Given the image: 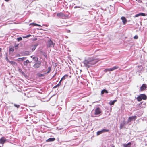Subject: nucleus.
<instances>
[{
    "instance_id": "nucleus-1",
    "label": "nucleus",
    "mask_w": 147,
    "mask_h": 147,
    "mask_svg": "<svg viewBox=\"0 0 147 147\" xmlns=\"http://www.w3.org/2000/svg\"><path fill=\"white\" fill-rule=\"evenodd\" d=\"M102 113L101 109L99 107H98L96 108L94 110V115H97L100 114Z\"/></svg>"
},
{
    "instance_id": "nucleus-2",
    "label": "nucleus",
    "mask_w": 147,
    "mask_h": 147,
    "mask_svg": "<svg viewBox=\"0 0 147 147\" xmlns=\"http://www.w3.org/2000/svg\"><path fill=\"white\" fill-rule=\"evenodd\" d=\"M55 45V43H53L50 39L48 41L47 46L48 47H51L52 45H53V47H54Z\"/></svg>"
},
{
    "instance_id": "nucleus-3",
    "label": "nucleus",
    "mask_w": 147,
    "mask_h": 147,
    "mask_svg": "<svg viewBox=\"0 0 147 147\" xmlns=\"http://www.w3.org/2000/svg\"><path fill=\"white\" fill-rule=\"evenodd\" d=\"M41 62L39 61L37 62L33 65V67L35 68H37L40 67L41 64Z\"/></svg>"
},
{
    "instance_id": "nucleus-4",
    "label": "nucleus",
    "mask_w": 147,
    "mask_h": 147,
    "mask_svg": "<svg viewBox=\"0 0 147 147\" xmlns=\"http://www.w3.org/2000/svg\"><path fill=\"white\" fill-rule=\"evenodd\" d=\"M136 118L137 116H136L129 117H128V121L129 122H131L132 121L136 120Z\"/></svg>"
},
{
    "instance_id": "nucleus-5",
    "label": "nucleus",
    "mask_w": 147,
    "mask_h": 147,
    "mask_svg": "<svg viewBox=\"0 0 147 147\" xmlns=\"http://www.w3.org/2000/svg\"><path fill=\"white\" fill-rule=\"evenodd\" d=\"M84 63L86 66H88V67H89V66L90 65H92L90 62L89 61V60L88 59L85 60L84 62Z\"/></svg>"
},
{
    "instance_id": "nucleus-6",
    "label": "nucleus",
    "mask_w": 147,
    "mask_h": 147,
    "mask_svg": "<svg viewBox=\"0 0 147 147\" xmlns=\"http://www.w3.org/2000/svg\"><path fill=\"white\" fill-rule=\"evenodd\" d=\"M57 16L59 17H67L68 16L67 15H65L61 12L57 13Z\"/></svg>"
},
{
    "instance_id": "nucleus-7",
    "label": "nucleus",
    "mask_w": 147,
    "mask_h": 147,
    "mask_svg": "<svg viewBox=\"0 0 147 147\" xmlns=\"http://www.w3.org/2000/svg\"><path fill=\"white\" fill-rule=\"evenodd\" d=\"M147 88V85L145 84H143L140 87V91H143V90H146Z\"/></svg>"
},
{
    "instance_id": "nucleus-8",
    "label": "nucleus",
    "mask_w": 147,
    "mask_h": 147,
    "mask_svg": "<svg viewBox=\"0 0 147 147\" xmlns=\"http://www.w3.org/2000/svg\"><path fill=\"white\" fill-rule=\"evenodd\" d=\"M121 19L122 20L123 24H125L127 22V20L125 17L124 16H122L121 17Z\"/></svg>"
},
{
    "instance_id": "nucleus-9",
    "label": "nucleus",
    "mask_w": 147,
    "mask_h": 147,
    "mask_svg": "<svg viewBox=\"0 0 147 147\" xmlns=\"http://www.w3.org/2000/svg\"><path fill=\"white\" fill-rule=\"evenodd\" d=\"M142 99L145 100L147 99L146 96L144 94H141L140 95Z\"/></svg>"
},
{
    "instance_id": "nucleus-10",
    "label": "nucleus",
    "mask_w": 147,
    "mask_h": 147,
    "mask_svg": "<svg viewBox=\"0 0 147 147\" xmlns=\"http://www.w3.org/2000/svg\"><path fill=\"white\" fill-rule=\"evenodd\" d=\"M131 142H129L127 144H123V147H131Z\"/></svg>"
},
{
    "instance_id": "nucleus-11",
    "label": "nucleus",
    "mask_w": 147,
    "mask_h": 147,
    "mask_svg": "<svg viewBox=\"0 0 147 147\" xmlns=\"http://www.w3.org/2000/svg\"><path fill=\"white\" fill-rule=\"evenodd\" d=\"M140 16H146V14L145 13H140L139 14L136 15L134 16V17H138Z\"/></svg>"
},
{
    "instance_id": "nucleus-12",
    "label": "nucleus",
    "mask_w": 147,
    "mask_h": 147,
    "mask_svg": "<svg viewBox=\"0 0 147 147\" xmlns=\"http://www.w3.org/2000/svg\"><path fill=\"white\" fill-rule=\"evenodd\" d=\"M6 140L5 139L4 137H2L0 139V143L2 144H3L5 142Z\"/></svg>"
},
{
    "instance_id": "nucleus-13",
    "label": "nucleus",
    "mask_w": 147,
    "mask_h": 147,
    "mask_svg": "<svg viewBox=\"0 0 147 147\" xmlns=\"http://www.w3.org/2000/svg\"><path fill=\"white\" fill-rule=\"evenodd\" d=\"M89 61L90 62L92 65L94 64L95 63H92V62L94 60V59L93 57L89 58L88 59Z\"/></svg>"
},
{
    "instance_id": "nucleus-14",
    "label": "nucleus",
    "mask_w": 147,
    "mask_h": 147,
    "mask_svg": "<svg viewBox=\"0 0 147 147\" xmlns=\"http://www.w3.org/2000/svg\"><path fill=\"white\" fill-rule=\"evenodd\" d=\"M55 138H50L49 139L47 140H46V142H50L53 141L55 140Z\"/></svg>"
},
{
    "instance_id": "nucleus-15",
    "label": "nucleus",
    "mask_w": 147,
    "mask_h": 147,
    "mask_svg": "<svg viewBox=\"0 0 147 147\" xmlns=\"http://www.w3.org/2000/svg\"><path fill=\"white\" fill-rule=\"evenodd\" d=\"M38 44H36L32 46V50L33 51H34L36 48L37 46L38 45Z\"/></svg>"
},
{
    "instance_id": "nucleus-16",
    "label": "nucleus",
    "mask_w": 147,
    "mask_h": 147,
    "mask_svg": "<svg viewBox=\"0 0 147 147\" xmlns=\"http://www.w3.org/2000/svg\"><path fill=\"white\" fill-rule=\"evenodd\" d=\"M104 93H106L107 94L108 93V92L107 90H106L105 89H104L101 91V94L103 95V94H104Z\"/></svg>"
},
{
    "instance_id": "nucleus-17",
    "label": "nucleus",
    "mask_w": 147,
    "mask_h": 147,
    "mask_svg": "<svg viewBox=\"0 0 147 147\" xmlns=\"http://www.w3.org/2000/svg\"><path fill=\"white\" fill-rule=\"evenodd\" d=\"M125 125V124L124 122L123 123H121L120 125V129L123 128L124 126Z\"/></svg>"
},
{
    "instance_id": "nucleus-18",
    "label": "nucleus",
    "mask_w": 147,
    "mask_h": 147,
    "mask_svg": "<svg viewBox=\"0 0 147 147\" xmlns=\"http://www.w3.org/2000/svg\"><path fill=\"white\" fill-rule=\"evenodd\" d=\"M30 25H32L33 26H40V27L41 26L40 25L38 24H36V23H30Z\"/></svg>"
},
{
    "instance_id": "nucleus-19",
    "label": "nucleus",
    "mask_w": 147,
    "mask_h": 147,
    "mask_svg": "<svg viewBox=\"0 0 147 147\" xmlns=\"http://www.w3.org/2000/svg\"><path fill=\"white\" fill-rule=\"evenodd\" d=\"M117 101V100H115L113 101H111L109 102V105H114L115 103Z\"/></svg>"
},
{
    "instance_id": "nucleus-20",
    "label": "nucleus",
    "mask_w": 147,
    "mask_h": 147,
    "mask_svg": "<svg viewBox=\"0 0 147 147\" xmlns=\"http://www.w3.org/2000/svg\"><path fill=\"white\" fill-rule=\"evenodd\" d=\"M9 63L11 64L17 66V63H16L13 61H10Z\"/></svg>"
},
{
    "instance_id": "nucleus-21",
    "label": "nucleus",
    "mask_w": 147,
    "mask_h": 147,
    "mask_svg": "<svg viewBox=\"0 0 147 147\" xmlns=\"http://www.w3.org/2000/svg\"><path fill=\"white\" fill-rule=\"evenodd\" d=\"M68 76V74H65L61 78V80H64L66 78H67Z\"/></svg>"
},
{
    "instance_id": "nucleus-22",
    "label": "nucleus",
    "mask_w": 147,
    "mask_h": 147,
    "mask_svg": "<svg viewBox=\"0 0 147 147\" xmlns=\"http://www.w3.org/2000/svg\"><path fill=\"white\" fill-rule=\"evenodd\" d=\"M119 68L118 66H114L112 68H111V71H113L114 70L118 69Z\"/></svg>"
},
{
    "instance_id": "nucleus-23",
    "label": "nucleus",
    "mask_w": 147,
    "mask_h": 147,
    "mask_svg": "<svg viewBox=\"0 0 147 147\" xmlns=\"http://www.w3.org/2000/svg\"><path fill=\"white\" fill-rule=\"evenodd\" d=\"M26 59V57H22L21 58H19L18 60V61H23Z\"/></svg>"
},
{
    "instance_id": "nucleus-24",
    "label": "nucleus",
    "mask_w": 147,
    "mask_h": 147,
    "mask_svg": "<svg viewBox=\"0 0 147 147\" xmlns=\"http://www.w3.org/2000/svg\"><path fill=\"white\" fill-rule=\"evenodd\" d=\"M30 63L29 61L28 60H27L25 61L24 62V65H27Z\"/></svg>"
},
{
    "instance_id": "nucleus-25",
    "label": "nucleus",
    "mask_w": 147,
    "mask_h": 147,
    "mask_svg": "<svg viewBox=\"0 0 147 147\" xmlns=\"http://www.w3.org/2000/svg\"><path fill=\"white\" fill-rule=\"evenodd\" d=\"M104 71L105 72H107L108 71H112L111 68H107L105 69L104 70Z\"/></svg>"
},
{
    "instance_id": "nucleus-26",
    "label": "nucleus",
    "mask_w": 147,
    "mask_h": 147,
    "mask_svg": "<svg viewBox=\"0 0 147 147\" xmlns=\"http://www.w3.org/2000/svg\"><path fill=\"white\" fill-rule=\"evenodd\" d=\"M136 99L139 102L141 101L142 100L140 96L137 97L136 98Z\"/></svg>"
},
{
    "instance_id": "nucleus-27",
    "label": "nucleus",
    "mask_w": 147,
    "mask_h": 147,
    "mask_svg": "<svg viewBox=\"0 0 147 147\" xmlns=\"http://www.w3.org/2000/svg\"><path fill=\"white\" fill-rule=\"evenodd\" d=\"M19 44H15L14 47L16 50H17L18 49Z\"/></svg>"
},
{
    "instance_id": "nucleus-28",
    "label": "nucleus",
    "mask_w": 147,
    "mask_h": 147,
    "mask_svg": "<svg viewBox=\"0 0 147 147\" xmlns=\"http://www.w3.org/2000/svg\"><path fill=\"white\" fill-rule=\"evenodd\" d=\"M30 57L32 58L35 61H38V58L36 57H33V56H31Z\"/></svg>"
},
{
    "instance_id": "nucleus-29",
    "label": "nucleus",
    "mask_w": 147,
    "mask_h": 147,
    "mask_svg": "<svg viewBox=\"0 0 147 147\" xmlns=\"http://www.w3.org/2000/svg\"><path fill=\"white\" fill-rule=\"evenodd\" d=\"M24 55H29V53L27 51H25L23 53Z\"/></svg>"
},
{
    "instance_id": "nucleus-30",
    "label": "nucleus",
    "mask_w": 147,
    "mask_h": 147,
    "mask_svg": "<svg viewBox=\"0 0 147 147\" xmlns=\"http://www.w3.org/2000/svg\"><path fill=\"white\" fill-rule=\"evenodd\" d=\"M14 49L13 47L9 48V51L13 52L14 51Z\"/></svg>"
},
{
    "instance_id": "nucleus-31",
    "label": "nucleus",
    "mask_w": 147,
    "mask_h": 147,
    "mask_svg": "<svg viewBox=\"0 0 147 147\" xmlns=\"http://www.w3.org/2000/svg\"><path fill=\"white\" fill-rule=\"evenodd\" d=\"M48 71L46 73V74H48L49 73V72L51 70V67H49L48 68Z\"/></svg>"
},
{
    "instance_id": "nucleus-32",
    "label": "nucleus",
    "mask_w": 147,
    "mask_h": 147,
    "mask_svg": "<svg viewBox=\"0 0 147 147\" xmlns=\"http://www.w3.org/2000/svg\"><path fill=\"white\" fill-rule=\"evenodd\" d=\"M17 40L18 41H20L22 40V37H19L17 38Z\"/></svg>"
},
{
    "instance_id": "nucleus-33",
    "label": "nucleus",
    "mask_w": 147,
    "mask_h": 147,
    "mask_svg": "<svg viewBox=\"0 0 147 147\" xmlns=\"http://www.w3.org/2000/svg\"><path fill=\"white\" fill-rule=\"evenodd\" d=\"M102 131H103V132H107L109 131V130L108 129H102Z\"/></svg>"
},
{
    "instance_id": "nucleus-34",
    "label": "nucleus",
    "mask_w": 147,
    "mask_h": 147,
    "mask_svg": "<svg viewBox=\"0 0 147 147\" xmlns=\"http://www.w3.org/2000/svg\"><path fill=\"white\" fill-rule=\"evenodd\" d=\"M14 106L15 107H17V108H19L20 106L19 105H17V104H14Z\"/></svg>"
},
{
    "instance_id": "nucleus-35",
    "label": "nucleus",
    "mask_w": 147,
    "mask_h": 147,
    "mask_svg": "<svg viewBox=\"0 0 147 147\" xmlns=\"http://www.w3.org/2000/svg\"><path fill=\"white\" fill-rule=\"evenodd\" d=\"M59 86H60L58 84L57 85H55V86L53 87V88H55L57 87H59Z\"/></svg>"
},
{
    "instance_id": "nucleus-36",
    "label": "nucleus",
    "mask_w": 147,
    "mask_h": 147,
    "mask_svg": "<svg viewBox=\"0 0 147 147\" xmlns=\"http://www.w3.org/2000/svg\"><path fill=\"white\" fill-rule=\"evenodd\" d=\"M134 39H137L138 38V37L137 35H136L134 37Z\"/></svg>"
},
{
    "instance_id": "nucleus-37",
    "label": "nucleus",
    "mask_w": 147,
    "mask_h": 147,
    "mask_svg": "<svg viewBox=\"0 0 147 147\" xmlns=\"http://www.w3.org/2000/svg\"><path fill=\"white\" fill-rule=\"evenodd\" d=\"M101 134V132H100V131H98L97 133V135H99Z\"/></svg>"
},
{
    "instance_id": "nucleus-38",
    "label": "nucleus",
    "mask_w": 147,
    "mask_h": 147,
    "mask_svg": "<svg viewBox=\"0 0 147 147\" xmlns=\"http://www.w3.org/2000/svg\"><path fill=\"white\" fill-rule=\"evenodd\" d=\"M61 80V79L60 80V81L59 82V83L58 84L59 85V86H60L61 84V82L62 81V80Z\"/></svg>"
},
{
    "instance_id": "nucleus-39",
    "label": "nucleus",
    "mask_w": 147,
    "mask_h": 147,
    "mask_svg": "<svg viewBox=\"0 0 147 147\" xmlns=\"http://www.w3.org/2000/svg\"><path fill=\"white\" fill-rule=\"evenodd\" d=\"M6 61H7V62H10V61H9V59H8V58L7 57H6Z\"/></svg>"
},
{
    "instance_id": "nucleus-40",
    "label": "nucleus",
    "mask_w": 147,
    "mask_h": 147,
    "mask_svg": "<svg viewBox=\"0 0 147 147\" xmlns=\"http://www.w3.org/2000/svg\"><path fill=\"white\" fill-rule=\"evenodd\" d=\"M26 38L29 37H30L31 36V35L30 34H29L28 35H27L26 36Z\"/></svg>"
},
{
    "instance_id": "nucleus-41",
    "label": "nucleus",
    "mask_w": 147,
    "mask_h": 147,
    "mask_svg": "<svg viewBox=\"0 0 147 147\" xmlns=\"http://www.w3.org/2000/svg\"><path fill=\"white\" fill-rule=\"evenodd\" d=\"M80 8V7L79 6L78 7V6H75L74 7V8Z\"/></svg>"
},
{
    "instance_id": "nucleus-42",
    "label": "nucleus",
    "mask_w": 147,
    "mask_h": 147,
    "mask_svg": "<svg viewBox=\"0 0 147 147\" xmlns=\"http://www.w3.org/2000/svg\"><path fill=\"white\" fill-rule=\"evenodd\" d=\"M22 37L24 38H26V36H22Z\"/></svg>"
},
{
    "instance_id": "nucleus-43",
    "label": "nucleus",
    "mask_w": 147,
    "mask_h": 147,
    "mask_svg": "<svg viewBox=\"0 0 147 147\" xmlns=\"http://www.w3.org/2000/svg\"><path fill=\"white\" fill-rule=\"evenodd\" d=\"M100 131V132H101V133H103V131H102V130H101V131Z\"/></svg>"
},
{
    "instance_id": "nucleus-44",
    "label": "nucleus",
    "mask_w": 147,
    "mask_h": 147,
    "mask_svg": "<svg viewBox=\"0 0 147 147\" xmlns=\"http://www.w3.org/2000/svg\"><path fill=\"white\" fill-rule=\"evenodd\" d=\"M44 76V75H43V74H40V76Z\"/></svg>"
},
{
    "instance_id": "nucleus-45",
    "label": "nucleus",
    "mask_w": 147,
    "mask_h": 147,
    "mask_svg": "<svg viewBox=\"0 0 147 147\" xmlns=\"http://www.w3.org/2000/svg\"><path fill=\"white\" fill-rule=\"evenodd\" d=\"M2 50V49L0 48V53L1 52Z\"/></svg>"
},
{
    "instance_id": "nucleus-46",
    "label": "nucleus",
    "mask_w": 147,
    "mask_h": 147,
    "mask_svg": "<svg viewBox=\"0 0 147 147\" xmlns=\"http://www.w3.org/2000/svg\"><path fill=\"white\" fill-rule=\"evenodd\" d=\"M5 1H6L7 2L8 1H9V0H5Z\"/></svg>"
},
{
    "instance_id": "nucleus-47",
    "label": "nucleus",
    "mask_w": 147,
    "mask_h": 147,
    "mask_svg": "<svg viewBox=\"0 0 147 147\" xmlns=\"http://www.w3.org/2000/svg\"><path fill=\"white\" fill-rule=\"evenodd\" d=\"M43 25L44 26H46V27H47L48 26L47 25Z\"/></svg>"
},
{
    "instance_id": "nucleus-48",
    "label": "nucleus",
    "mask_w": 147,
    "mask_h": 147,
    "mask_svg": "<svg viewBox=\"0 0 147 147\" xmlns=\"http://www.w3.org/2000/svg\"><path fill=\"white\" fill-rule=\"evenodd\" d=\"M112 147H115V146L113 145H112Z\"/></svg>"
},
{
    "instance_id": "nucleus-49",
    "label": "nucleus",
    "mask_w": 147,
    "mask_h": 147,
    "mask_svg": "<svg viewBox=\"0 0 147 147\" xmlns=\"http://www.w3.org/2000/svg\"><path fill=\"white\" fill-rule=\"evenodd\" d=\"M68 32H70V30H69V31H68Z\"/></svg>"
},
{
    "instance_id": "nucleus-50",
    "label": "nucleus",
    "mask_w": 147,
    "mask_h": 147,
    "mask_svg": "<svg viewBox=\"0 0 147 147\" xmlns=\"http://www.w3.org/2000/svg\"><path fill=\"white\" fill-rule=\"evenodd\" d=\"M68 32H70V30H69V31H68Z\"/></svg>"
},
{
    "instance_id": "nucleus-51",
    "label": "nucleus",
    "mask_w": 147,
    "mask_h": 147,
    "mask_svg": "<svg viewBox=\"0 0 147 147\" xmlns=\"http://www.w3.org/2000/svg\"><path fill=\"white\" fill-rule=\"evenodd\" d=\"M18 56H20V55H19Z\"/></svg>"
},
{
    "instance_id": "nucleus-52",
    "label": "nucleus",
    "mask_w": 147,
    "mask_h": 147,
    "mask_svg": "<svg viewBox=\"0 0 147 147\" xmlns=\"http://www.w3.org/2000/svg\"><path fill=\"white\" fill-rule=\"evenodd\" d=\"M104 147H106V146H105Z\"/></svg>"
}]
</instances>
